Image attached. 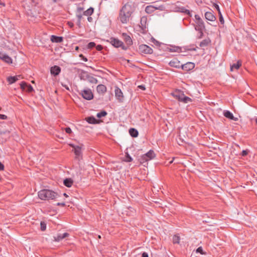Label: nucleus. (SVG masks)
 <instances>
[{
  "mask_svg": "<svg viewBox=\"0 0 257 257\" xmlns=\"http://www.w3.org/2000/svg\"><path fill=\"white\" fill-rule=\"evenodd\" d=\"M92 17H90V16H88V18H87V20L88 22H91L92 21Z\"/></svg>",
  "mask_w": 257,
  "mask_h": 257,
  "instance_id": "obj_56",
  "label": "nucleus"
},
{
  "mask_svg": "<svg viewBox=\"0 0 257 257\" xmlns=\"http://www.w3.org/2000/svg\"><path fill=\"white\" fill-rule=\"evenodd\" d=\"M248 154V151L247 150H243L241 152V155L242 156H245Z\"/></svg>",
  "mask_w": 257,
  "mask_h": 257,
  "instance_id": "obj_49",
  "label": "nucleus"
},
{
  "mask_svg": "<svg viewBox=\"0 0 257 257\" xmlns=\"http://www.w3.org/2000/svg\"><path fill=\"white\" fill-rule=\"evenodd\" d=\"M115 96L119 102H122L123 101V95L121 89L117 86L115 87Z\"/></svg>",
  "mask_w": 257,
  "mask_h": 257,
  "instance_id": "obj_11",
  "label": "nucleus"
},
{
  "mask_svg": "<svg viewBox=\"0 0 257 257\" xmlns=\"http://www.w3.org/2000/svg\"><path fill=\"white\" fill-rule=\"evenodd\" d=\"M255 123L257 124V117L255 119Z\"/></svg>",
  "mask_w": 257,
  "mask_h": 257,
  "instance_id": "obj_62",
  "label": "nucleus"
},
{
  "mask_svg": "<svg viewBox=\"0 0 257 257\" xmlns=\"http://www.w3.org/2000/svg\"><path fill=\"white\" fill-rule=\"evenodd\" d=\"M57 205H58V206H65V203L64 202L57 203Z\"/></svg>",
  "mask_w": 257,
  "mask_h": 257,
  "instance_id": "obj_54",
  "label": "nucleus"
},
{
  "mask_svg": "<svg viewBox=\"0 0 257 257\" xmlns=\"http://www.w3.org/2000/svg\"><path fill=\"white\" fill-rule=\"evenodd\" d=\"M195 23L196 26H195V29L196 31H198L200 34V38H201L203 33V31L205 29V25L203 21L200 18L198 15H195Z\"/></svg>",
  "mask_w": 257,
  "mask_h": 257,
  "instance_id": "obj_3",
  "label": "nucleus"
},
{
  "mask_svg": "<svg viewBox=\"0 0 257 257\" xmlns=\"http://www.w3.org/2000/svg\"><path fill=\"white\" fill-rule=\"evenodd\" d=\"M180 241V237L178 234H175L173 236L172 242L174 244H179Z\"/></svg>",
  "mask_w": 257,
  "mask_h": 257,
  "instance_id": "obj_31",
  "label": "nucleus"
},
{
  "mask_svg": "<svg viewBox=\"0 0 257 257\" xmlns=\"http://www.w3.org/2000/svg\"><path fill=\"white\" fill-rule=\"evenodd\" d=\"M129 133H130V135L132 137H134V138L137 137L139 135L138 131L134 128H131L129 130Z\"/></svg>",
  "mask_w": 257,
  "mask_h": 257,
  "instance_id": "obj_27",
  "label": "nucleus"
},
{
  "mask_svg": "<svg viewBox=\"0 0 257 257\" xmlns=\"http://www.w3.org/2000/svg\"><path fill=\"white\" fill-rule=\"evenodd\" d=\"M107 113L105 110L101 111L100 112L97 113L96 116L98 118H101L102 117L105 116Z\"/></svg>",
  "mask_w": 257,
  "mask_h": 257,
  "instance_id": "obj_32",
  "label": "nucleus"
},
{
  "mask_svg": "<svg viewBox=\"0 0 257 257\" xmlns=\"http://www.w3.org/2000/svg\"><path fill=\"white\" fill-rule=\"evenodd\" d=\"M83 11V8L81 7H78L77 9V13H81Z\"/></svg>",
  "mask_w": 257,
  "mask_h": 257,
  "instance_id": "obj_50",
  "label": "nucleus"
},
{
  "mask_svg": "<svg viewBox=\"0 0 257 257\" xmlns=\"http://www.w3.org/2000/svg\"><path fill=\"white\" fill-rule=\"evenodd\" d=\"M205 19L211 22H214L216 20V17L213 13V12H207L205 13Z\"/></svg>",
  "mask_w": 257,
  "mask_h": 257,
  "instance_id": "obj_18",
  "label": "nucleus"
},
{
  "mask_svg": "<svg viewBox=\"0 0 257 257\" xmlns=\"http://www.w3.org/2000/svg\"><path fill=\"white\" fill-rule=\"evenodd\" d=\"M241 64L242 62L241 61H237L236 63H234L232 65H230V70L232 71H233V70H238L239 68V67L241 66Z\"/></svg>",
  "mask_w": 257,
  "mask_h": 257,
  "instance_id": "obj_25",
  "label": "nucleus"
},
{
  "mask_svg": "<svg viewBox=\"0 0 257 257\" xmlns=\"http://www.w3.org/2000/svg\"><path fill=\"white\" fill-rule=\"evenodd\" d=\"M131 16L125 13V12L121 10L119 11L118 19L122 24H126L130 20Z\"/></svg>",
  "mask_w": 257,
  "mask_h": 257,
  "instance_id": "obj_6",
  "label": "nucleus"
},
{
  "mask_svg": "<svg viewBox=\"0 0 257 257\" xmlns=\"http://www.w3.org/2000/svg\"><path fill=\"white\" fill-rule=\"evenodd\" d=\"M152 42L155 45H156L157 46H159V44H160V43L157 41L156 40H155L154 38H152Z\"/></svg>",
  "mask_w": 257,
  "mask_h": 257,
  "instance_id": "obj_42",
  "label": "nucleus"
},
{
  "mask_svg": "<svg viewBox=\"0 0 257 257\" xmlns=\"http://www.w3.org/2000/svg\"><path fill=\"white\" fill-rule=\"evenodd\" d=\"M139 87L143 90L145 89V87L144 85H140Z\"/></svg>",
  "mask_w": 257,
  "mask_h": 257,
  "instance_id": "obj_60",
  "label": "nucleus"
},
{
  "mask_svg": "<svg viewBox=\"0 0 257 257\" xmlns=\"http://www.w3.org/2000/svg\"><path fill=\"white\" fill-rule=\"evenodd\" d=\"M169 65L172 67L180 68L181 67V64L179 61L176 59H174L170 61Z\"/></svg>",
  "mask_w": 257,
  "mask_h": 257,
  "instance_id": "obj_19",
  "label": "nucleus"
},
{
  "mask_svg": "<svg viewBox=\"0 0 257 257\" xmlns=\"http://www.w3.org/2000/svg\"><path fill=\"white\" fill-rule=\"evenodd\" d=\"M154 6H155V7H158L159 6H157V5H154Z\"/></svg>",
  "mask_w": 257,
  "mask_h": 257,
  "instance_id": "obj_64",
  "label": "nucleus"
},
{
  "mask_svg": "<svg viewBox=\"0 0 257 257\" xmlns=\"http://www.w3.org/2000/svg\"><path fill=\"white\" fill-rule=\"evenodd\" d=\"M165 7L163 5H160L158 7H155V6H148L146 7L145 12L148 14H152L156 10H159L161 11L164 10Z\"/></svg>",
  "mask_w": 257,
  "mask_h": 257,
  "instance_id": "obj_10",
  "label": "nucleus"
},
{
  "mask_svg": "<svg viewBox=\"0 0 257 257\" xmlns=\"http://www.w3.org/2000/svg\"><path fill=\"white\" fill-rule=\"evenodd\" d=\"M146 20H147V19H146V18H144V17L142 18H141V24H142V22H143V21L146 22Z\"/></svg>",
  "mask_w": 257,
  "mask_h": 257,
  "instance_id": "obj_57",
  "label": "nucleus"
},
{
  "mask_svg": "<svg viewBox=\"0 0 257 257\" xmlns=\"http://www.w3.org/2000/svg\"><path fill=\"white\" fill-rule=\"evenodd\" d=\"M95 46V43L94 42H90L88 44L87 47L88 49H92Z\"/></svg>",
  "mask_w": 257,
  "mask_h": 257,
  "instance_id": "obj_36",
  "label": "nucleus"
},
{
  "mask_svg": "<svg viewBox=\"0 0 257 257\" xmlns=\"http://www.w3.org/2000/svg\"><path fill=\"white\" fill-rule=\"evenodd\" d=\"M78 48H78V46H76V47L75 49H76V50H78Z\"/></svg>",
  "mask_w": 257,
  "mask_h": 257,
  "instance_id": "obj_63",
  "label": "nucleus"
},
{
  "mask_svg": "<svg viewBox=\"0 0 257 257\" xmlns=\"http://www.w3.org/2000/svg\"><path fill=\"white\" fill-rule=\"evenodd\" d=\"M139 49L141 53L145 54H151L153 53V49L150 47L145 44L140 45Z\"/></svg>",
  "mask_w": 257,
  "mask_h": 257,
  "instance_id": "obj_8",
  "label": "nucleus"
},
{
  "mask_svg": "<svg viewBox=\"0 0 257 257\" xmlns=\"http://www.w3.org/2000/svg\"><path fill=\"white\" fill-rule=\"evenodd\" d=\"M41 229L42 231H44L46 228V224L44 222H41Z\"/></svg>",
  "mask_w": 257,
  "mask_h": 257,
  "instance_id": "obj_35",
  "label": "nucleus"
},
{
  "mask_svg": "<svg viewBox=\"0 0 257 257\" xmlns=\"http://www.w3.org/2000/svg\"><path fill=\"white\" fill-rule=\"evenodd\" d=\"M5 166L4 164L0 162V171H3L4 170Z\"/></svg>",
  "mask_w": 257,
  "mask_h": 257,
  "instance_id": "obj_52",
  "label": "nucleus"
},
{
  "mask_svg": "<svg viewBox=\"0 0 257 257\" xmlns=\"http://www.w3.org/2000/svg\"><path fill=\"white\" fill-rule=\"evenodd\" d=\"M7 118V116L6 115L0 114V119H6Z\"/></svg>",
  "mask_w": 257,
  "mask_h": 257,
  "instance_id": "obj_51",
  "label": "nucleus"
},
{
  "mask_svg": "<svg viewBox=\"0 0 257 257\" xmlns=\"http://www.w3.org/2000/svg\"><path fill=\"white\" fill-rule=\"evenodd\" d=\"M213 6L218 11V14H221L220 8H219V6L217 4H214Z\"/></svg>",
  "mask_w": 257,
  "mask_h": 257,
  "instance_id": "obj_37",
  "label": "nucleus"
},
{
  "mask_svg": "<svg viewBox=\"0 0 257 257\" xmlns=\"http://www.w3.org/2000/svg\"><path fill=\"white\" fill-rule=\"evenodd\" d=\"M196 252H199L201 254H203L204 253L203 252V249H202V247H199L198 248H197V249H196Z\"/></svg>",
  "mask_w": 257,
  "mask_h": 257,
  "instance_id": "obj_40",
  "label": "nucleus"
},
{
  "mask_svg": "<svg viewBox=\"0 0 257 257\" xmlns=\"http://www.w3.org/2000/svg\"><path fill=\"white\" fill-rule=\"evenodd\" d=\"M197 47L190 46V48H188L187 50L188 51H196Z\"/></svg>",
  "mask_w": 257,
  "mask_h": 257,
  "instance_id": "obj_45",
  "label": "nucleus"
},
{
  "mask_svg": "<svg viewBox=\"0 0 257 257\" xmlns=\"http://www.w3.org/2000/svg\"><path fill=\"white\" fill-rule=\"evenodd\" d=\"M96 49L97 51H101L103 49V47L101 45H98L96 46Z\"/></svg>",
  "mask_w": 257,
  "mask_h": 257,
  "instance_id": "obj_47",
  "label": "nucleus"
},
{
  "mask_svg": "<svg viewBox=\"0 0 257 257\" xmlns=\"http://www.w3.org/2000/svg\"><path fill=\"white\" fill-rule=\"evenodd\" d=\"M181 9L182 13L188 15L189 17H192V15L189 10H187L184 8H182Z\"/></svg>",
  "mask_w": 257,
  "mask_h": 257,
  "instance_id": "obj_34",
  "label": "nucleus"
},
{
  "mask_svg": "<svg viewBox=\"0 0 257 257\" xmlns=\"http://www.w3.org/2000/svg\"><path fill=\"white\" fill-rule=\"evenodd\" d=\"M69 234L67 232L64 233H58L56 236H54V240L56 241H60L64 238L68 236Z\"/></svg>",
  "mask_w": 257,
  "mask_h": 257,
  "instance_id": "obj_21",
  "label": "nucleus"
},
{
  "mask_svg": "<svg viewBox=\"0 0 257 257\" xmlns=\"http://www.w3.org/2000/svg\"><path fill=\"white\" fill-rule=\"evenodd\" d=\"M174 96L179 101L183 103H187L189 102H192V99L188 96H185L182 91L179 90L178 91H176L174 94Z\"/></svg>",
  "mask_w": 257,
  "mask_h": 257,
  "instance_id": "obj_4",
  "label": "nucleus"
},
{
  "mask_svg": "<svg viewBox=\"0 0 257 257\" xmlns=\"http://www.w3.org/2000/svg\"><path fill=\"white\" fill-rule=\"evenodd\" d=\"M68 24L70 27H72L73 26V24L71 22H68Z\"/></svg>",
  "mask_w": 257,
  "mask_h": 257,
  "instance_id": "obj_59",
  "label": "nucleus"
},
{
  "mask_svg": "<svg viewBox=\"0 0 257 257\" xmlns=\"http://www.w3.org/2000/svg\"><path fill=\"white\" fill-rule=\"evenodd\" d=\"M86 121L90 124H95L97 123V119L93 116H89L86 118Z\"/></svg>",
  "mask_w": 257,
  "mask_h": 257,
  "instance_id": "obj_30",
  "label": "nucleus"
},
{
  "mask_svg": "<svg viewBox=\"0 0 257 257\" xmlns=\"http://www.w3.org/2000/svg\"><path fill=\"white\" fill-rule=\"evenodd\" d=\"M65 131L66 133L69 134H70L72 133L71 129L69 127H66L65 128Z\"/></svg>",
  "mask_w": 257,
  "mask_h": 257,
  "instance_id": "obj_43",
  "label": "nucleus"
},
{
  "mask_svg": "<svg viewBox=\"0 0 257 257\" xmlns=\"http://www.w3.org/2000/svg\"><path fill=\"white\" fill-rule=\"evenodd\" d=\"M77 25L80 27V25H81V20H77Z\"/></svg>",
  "mask_w": 257,
  "mask_h": 257,
  "instance_id": "obj_58",
  "label": "nucleus"
},
{
  "mask_svg": "<svg viewBox=\"0 0 257 257\" xmlns=\"http://www.w3.org/2000/svg\"><path fill=\"white\" fill-rule=\"evenodd\" d=\"M0 59L8 64H12V59L7 54L0 51Z\"/></svg>",
  "mask_w": 257,
  "mask_h": 257,
  "instance_id": "obj_13",
  "label": "nucleus"
},
{
  "mask_svg": "<svg viewBox=\"0 0 257 257\" xmlns=\"http://www.w3.org/2000/svg\"><path fill=\"white\" fill-rule=\"evenodd\" d=\"M63 87H64L66 89L68 90H69V88L68 87V85H64V84H62Z\"/></svg>",
  "mask_w": 257,
  "mask_h": 257,
  "instance_id": "obj_55",
  "label": "nucleus"
},
{
  "mask_svg": "<svg viewBox=\"0 0 257 257\" xmlns=\"http://www.w3.org/2000/svg\"><path fill=\"white\" fill-rule=\"evenodd\" d=\"M79 57H80L81 58V59L83 60L85 62H87L88 61L87 58L86 57H85V56H84L83 55V54H80Z\"/></svg>",
  "mask_w": 257,
  "mask_h": 257,
  "instance_id": "obj_44",
  "label": "nucleus"
},
{
  "mask_svg": "<svg viewBox=\"0 0 257 257\" xmlns=\"http://www.w3.org/2000/svg\"><path fill=\"white\" fill-rule=\"evenodd\" d=\"M119 47H121V49L123 50H126L128 48V47L127 46H125L124 44H123V43L122 42V45H121V46H119Z\"/></svg>",
  "mask_w": 257,
  "mask_h": 257,
  "instance_id": "obj_46",
  "label": "nucleus"
},
{
  "mask_svg": "<svg viewBox=\"0 0 257 257\" xmlns=\"http://www.w3.org/2000/svg\"><path fill=\"white\" fill-rule=\"evenodd\" d=\"M50 40L53 43H61L63 40L62 37L57 36L55 35H52L50 38Z\"/></svg>",
  "mask_w": 257,
  "mask_h": 257,
  "instance_id": "obj_23",
  "label": "nucleus"
},
{
  "mask_svg": "<svg viewBox=\"0 0 257 257\" xmlns=\"http://www.w3.org/2000/svg\"><path fill=\"white\" fill-rule=\"evenodd\" d=\"M195 67V64L193 62H188L184 64H181V68L185 71H189L193 69H194Z\"/></svg>",
  "mask_w": 257,
  "mask_h": 257,
  "instance_id": "obj_12",
  "label": "nucleus"
},
{
  "mask_svg": "<svg viewBox=\"0 0 257 257\" xmlns=\"http://www.w3.org/2000/svg\"><path fill=\"white\" fill-rule=\"evenodd\" d=\"M96 90L99 94H104L106 91V87L103 84H99L96 87Z\"/></svg>",
  "mask_w": 257,
  "mask_h": 257,
  "instance_id": "obj_22",
  "label": "nucleus"
},
{
  "mask_svg": "<svg viewBox=\"0 0 257 257\" xmlns=\"http://www.w3.org/2000/svg\"><path fill=\"white\" fill-rule=\"evenodd\" d=\"M122 37L127 46H130L133 45V41L131 37L126 33H123Z\"/></svg>",
  "mask_w": 257,
  "mask_h": 257,
  "instance_id": "obj_17",
  "label": "nucleus"
},
{
  "mask_svg": "<svg viewBox=\"0 0 257 257\" xmlns=\"http://www.w3.org/2000/svg\"><path fill=\"white\" fill-rule=\"evenodd\" d=\"M181 50V49L179 48V47H176L174 49H170V51L171 52H179Z\"/></svg>",
  "mask_w": 257,
  "mask_h": 257,
  "instance_id": "obj_41",
  "label": "nucleus"
},
{
  "mask_svg": "<svg viewBox=\"0 0 257 257\" xmlns=\"http://www.w3.org/2000/svg\"><path fill=\"white\" fill-rule=\"evenodd\" d=\"M63 195H64V196L68 197V195H67L66 194V193H64L63 194Z\"/></svg>",
  "mask_w": 257,
  "mask_h": 257,
  "instance_id": "obj_61",
  "label": "nucleus"
},
{
  "mask_svg": "<svg viewBox=\"0 0 257 257\" xmlns=\"http://www.w3.org/2000/svg\"><path fill=\"white\" fill-rule=\"evenodd\" d=\"M76 17L78 20H81V19L82 18V15L81 14V13H77Z\"/></svg>",
  "mask_w": 257,
  "mask_h": 257,
  "instance_id": "obj_48",
  "label": "nucleus"
},
{
  "mask_svg": "<svg viewBox=\"0 0 257 257\" xmlns=\"http://www.w3.org/2000/svg\"><path fill=\"white\" fill-rule=\"evenodd\" d=\"M38 194L39 198L43 200H53L58 195L55 192L48 189L41 190L38 192Z\"/></svg>",
  "mask_w": 257,
  "mask_h": 257,
  "instance_id": "obj_1",
  "label": "nucleus"
},
{
  "mask_svg": "<svg viewBox=\"0 0 257 257\" xmlns=\"http://www.w3.org/2000/svg\"><path fill=\"white\" fill-rule=\"evenodd\" d=\"M211 42L209 39H205L201 41L199 44L200 47H204L208 46Z\"/></svg>",
  "mask_w": 257,
  "mask_h": 257,
  "instance_id": "obj_28",
  "label": "nucleus"
},
{
  "mask_svg": "<svg viewBox=\"0 0 257 257\" xmlns=\"http://www.w3.org/2000/svg\"><path fill=\"white\" fill-rule=\"evenodd\" d=\"M73 183V181L71 178H66L63 181L64 185L67 187H71Z\"/></svg>",
  "mask_w": 257,
  "mask_h": 257,
  "instance_id": "obj_26",
  "label": "nucleus"
},
{
  "mask_svg": "<svg viewBox=\"0 0 257 257\" xmlns=\"http://www.w3.org/2000/svg\"><path fill=\"white\" fill-rule=\"evenodd\" d=\"M223 115H224L225 117L231 120H236L237 119V118L233 116V114L228 110H225L223 112Z\"/></svg>",
  "mask_w": 257,
  "mask_h": 257,
  "instance_id": "obj_24",
  "label": "nucleus"
},
{
  "mask_svg": "<svg viewBox=\"0 0 257 257\" xmlns=\"http://www.w3.org/2000/svg\"><path fill=\"white\" fill-rule=\"evenodd\" d=\"M69 146L73 148L72 152L75 154V158L78 161H80L82 159V149L83 145H76L73 144H69Z\"/></svg>",
  "mask_w": 257,
  "mask_h": 257,
  "instance_id": "obj_2",
  "label": "nucleus"
},
{
  "mask_svg": "<svg viewBox=\"0 0 257 257\" xmlns=\"http://www.w3.org/2000/svg\"><path fill=\"white\" fill-rule=\"evenodd\" d=\"M219 20L221 24H224V21L221 14H219Z\"/></svg>",
  "mask_w": 257,
  "mask_h": 257,
  "instance_id": "obj_39",
  "label": "nucleus"
},
{
  "mask_svg": "<svg viewBox=\"0 0 257 257\" xmlns=\"http://www.w3.org/2000/svg\"><path fill=\"white\" fill-rule=\"evenodd\" d=\"M80 94L83 98L88 100H91L93 98V94L90 89H84Z\"/></svg>",
  "mask_w": 257,
  "mask_h": 257,
  "instance_id": "obj_7",
  "label": "nucleus"
},
{
  "mask_svg": "<svg viewBox=\"0 0 257 257\" xmlns=\"http://www.w3.org/2000/svg\"><path fill=\"white\" fill-rule=\"evenodd\" d=\"M108 41L112 46L116 48H119L122 45V41L113 37L110 38Z\"/></svg>",
  "mask_w": 257,
  "mask_h": 257,
  "instance_id": "obj_14",
  "label": "nucleus"
},
{
  "mask_svg": "<svg viewBox=\"0 0 257 257\" xmlns=\"http://www.w3.org/2000/svg\"><path fill=\"white\" fill-rule=\"evenodd\" d=\"M135 7L128 3L125 4L121 9V10H123L125 13L129 14L130 16H131L135 11Z\"/></svg>",
  "mask_w": 257,
  "mask_h": 257,
  "instance_id": "obj_9",
  "label": "nucleus"
},
{
  "mask_svg": "<svg viewBox=\"0 0 257 257\" xmlns=\"http://www.w3.org/2000/svg\"><path fill=\"white\" fill-rule=\"evenodd\" d=\"M124 161L126 162H131L133 161L132 158L131 157V156L129 155L128 153H125V159L124 160Z\"/></svg>",
  "mask_w": 257,
  "mask_h": 257,
  "instance_id": "obj_33",
  "label": "nucleus"
},
{
  "mask_svg": "<svg viewBox=\"0 0 257 257\" xmlns=\"http://www.w3.org/2000/svg\"><path fill=\"white\" fill-rule=\"evenodd\" d=\"M89 81L90 82L92 83H97V80L96 78H94L93 77H91L90 79H89Z\"/></svg>",
  "mask_w": 257,
  "mask_h": 257,
  "instance_id": "obj_38",
  "label": "nucleus"
},
{
  "mask_svg": "<svg viewBox=\"0 0 257 257\" xmlns=\"http://www.w3.org/2000/svg\"><path fill=\"white\" fill-rule=\"evenodd\" d=\"M61 68L57 65H54L51 67L50 68V73L51 75L56 76L58 75L61 72Z\"/></svg>",
  "mask_w": 257,
  "mask_h": 257,
  "instance_id": "obj_15",
  "label": "nucleus"
},
{
  "mask_svg": "<svg viewBox=\"0 0 257 257\" xmlns=\"http://www.w3.org/2000/svg\"><path fill=\"white\" fill-rule=\"evenodd\" d=\"M155 157V154L153 150H150L148 152L143 155L140 158L141 163H145L152 160Z\"/></svg>",
  "mask_w": 257,
  "mask_h": 257,
  "instance_id": "obj_5",
  "label": "nucleus"
},
{
  "mask_svg": "<svg viewBox=\"0 0 257 257\" xmlns=\"http://www.w3.org/2000/svg\"><path fill=\"white\" fill-rule=\"evenodd\" d=\"M94 12V9L92 7L89 8L86 11L83 12V15L87 16H90Z\"/></svg>",
  "mask_w": 257,
  "mask_h": 257,
  "instance_id": "obj_29",
  "label": "nucleus"
},
{
  "mask_svg": "<svg viewBox=\"0 0 257 257\" xmlns=\"http://www.w3.org/2000/svg\"><path fill=\"white\" fill-rule=\"evenodd\" d=\"M142 257H149L148 253H147L146 252H144L142 253Z\"/></svg>",
  "mask_w": 257,
  "mask_h": 257,
  "instance_id": "obj_53",
  "label": "nucleus"
},
{
  "mask_svg": "<svg viewBox=\"0 0 257 257\" xmlns=\"http://www.w3.org/2000/svg\"><path fill=\"white\" fill-rule=\"evenodd\" d=\"M21 78V75H16L14 76H9L7 77V81L9 82V84H12L17 81L19 80Z\"/></svg>",
  "mask_w": 257,
  "mask_h": 257,
  "instance_id": "obj_20",
  "label": "nucleus"
},
{
  "mask_svg": "<svg viewBox=\"0 0 257 257\" xmlns=\"http://www.w3.org/2000/svg\"><path fill=\"white\" fill-rule=\"evenodd\" d=\"M20 87L23 90L26 89V91L28 92H31L34 91L33 87L30 84H28L25 82H22L20 84Z\"/></svg>",
  "mask_w": 257,
  "mask_h": 257,
  "instance_id": "obj_16",
  "label": "nucleus"
}]
</instances>
